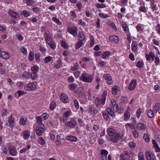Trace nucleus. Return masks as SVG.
<instances>
[{
  "label": "nucleus",
  "mask_w": 160,
  "mask_h": 160,
  "mask_svg": "<svg viewBox=\"0 0 160 160\" xmlns=\"http://www.w3.org/2000/svg\"><path fill=\"white\" fill-rule=\"evenodd\" d=\"M147 115L150 118H152L154 116L153 111H152L151 110H148L147 112Z\"/></svg>",
  "instance_id": "e433bc0d"
},
{
  "label": "nucleus",
  "mask_w": 160,
  "mask_h": 160,
  "mask_svg": "<svg viewBox=\"0 0 160 160\" xmlns=\"http://www.w3.org/2000/svg\"><path fill=\"white\" fill-rule=\"evenodd\" d=\"M25 88V90L27 91L33 90L36 89V86L34 83H29L26 85Z\"/></svg>",
  "instance_id": "20e7f679"
},
{
  "label": "nucleus",
  "mask_w": 160,
  "mask_h": 160,
  "mask_svg": "<svg viewBox=\"0 0 160 160\" xmlns=\"http://www.w3.org/2000/svg\"><path fill=\"white\" fill-rule=\"evenodd\" d=\"M145 157L148 160H156L155 156L149 151L146 152Z\"/></svg>",
  "instance_id": "39448f33"
},
{
  "label": "nucleus",
  "mask_w": 160,
  "mask_h": 160,
  "mask_svg": "<svg viewBox=\"0 0 160 160\" xmlns=\"http://www.w3.org/2000/svg\"><path fill=\"white\" fill-rule=\"evenodd\" d=\"M34 2L32 0H26V3L29 6H31L33 4Z\"/></svg>",
  "instance_id": "603ef678"
},
{
  "label": "nucleus",
  "mask_w": 160,
  "mask_h": 160,
  "mask_svg": "<svg viewBox=\"0 0 160 160\" xmlns=\"http://www.w3.org/2000/svg\"><path fill=\"white\" fill-rule=\"evenodd\" d=\"M95 6L98 8H104L106 7V5L102 3H97Z\"/></svg>",
  "instance_id": "58836bf2"
},
{
  "label": "nucleus",
  "mask_w": 160,
  "mask_h": 160,
  "mask_svg": "<svg viewBox=\"0 0 160 160\" xmlns=\"http://www.w3.org/2000/svg\"><path fill=\"white\" fill-rule=\"evenodd\" d=\"M152 144L154 146V147L156 149V151L157 152H160V148L158 147L157 143L156 141L154 140H152Z\"/></svg>",
  "instance_id": "5701e85b"
},
{
  "label": "nucleus",
  "mask_w": 160,
  "mask_h": 160,
  "mask_svg": "<svg viewBox=\"0 0 160 160\" xmlns=\"http://www.w3.org/2000/svg\"><path fill=\"white\" fill-rule=\"evenodd\" d=\"M40 54L39 53H36L35 55V57L36 59V61L37 62H40L39 58L40 56Z\"/></svg>",
  "instance_id": "bf43d9fd"
},
{
  "label": "nucleus",
  "mask_w": 160,
  "mask_h": 160,
  "mask_svg": "<svg viewBox=\"0 0 160 160\" xmlns=\"http://www.w3.org/2000/svg\"><path fill=\"white\" fill-rule=\"evenodd\" d=\"M52 60V57L48 56L45 57L44 58V62L45 63H47Z\"/></svg>",
  "instance_id": "c9c22d12"
},
{
  "label": "nucleus",
  "mask_w": 160,
  "mask_h": 160,
  "mask_svg": "<svg viewBox=\"0 0 160 160\" xmlns=\"http://www.w3.org/2000/svg\"><path fill=\"white\" fill-rule=\"evenodd\" d=\"M21 14L25 17H28L30 15V13L25 10L22 11L21 12Z\"/></svg>",
  "instance_id": "4c0bfd02"
},
{
  "label": "nucleus",
  "mask_w": 160,
  "mask_h": 160,
  "mask_svg": "<svg viewBox=\"0 0 160 160\" xmlns=\"http://www.w3.org/2000/svg\"><path fill=\"white\" fill-rule=\"evenodd\" d=\"M119 87L118 86H114L112 89V93L113 94L116 95L118 92Z\"/></svg>",
  "instance_id": "aec40b11"
},
{
  "label": "nucleus",
  "mask_w": 160,
  "mask_h": 160,
  "mask_svg": "<svg viewBox=\"0 0 160 160\" xmlns=\"http://www.w3.org/2000/svg\"><path fill=\"white\" fill-rule=\"evenodd\" d=\"M138 157L139 160H145L144 159V155L143 153L141 152L138 154Z\"/></svg>",
  "instance_id": "6e6d98bb"
},
{
  "label": "nucleus",
  "mask_w": 160,
  "mask_h": 160,
  "mask_svg": "<svg viewBox=\"0 0 160 160\" xmlns=\"http://www.w3.org/2000/svg\"><path fill=\"white\" fill-rule=\"evenodd\" d=\"M107 132L108 136H106V138L109 141L115 143L118 140V138L120 137V134L117 133L116 131L113 128H109L107 129Z\"/></svg>",
  "instance_id": "f257e3e1"
},
{
  "label": "nucleus",
  "mask_w": 160,
  "mask_h": 160,
  "mask_svg": "<svg viewBox=\"0 0 160 160\" xmlns=\"http://www.w3.org/2000/svg\"><path fill=\"white\" fill-rule=\"evenodd\" d=\"M37 77V73H33L31 75V78L33 80H35Z\"/></svg>",
  "instance_id": "338daca9"
},
{
  "label": "nucleus",
  "mask_w": 160,
  "mask_h": 160,
  "mask_svg": "<svg viewBox=\"0 0 160 160\" xmlns=\"http://www.w3.org/2000/svg\"><path fill=\"white\" fill-rule=\"evenodd\" d=\"M124 119L125 121H127L130 118V113L128 111H126L124 114Z\"/></svg>",
  "instance_id": "cd10ccee"
},
{
  "label": "nucleus",
  "mask_w": 160,
  "mask_h": 160,
  "mask_svg": "<svg viewBox=\"0 0 160 160\" xmlns=\"http://www.w3.org/2000/svg\"><path fill=\"white\" fill-rule=\"evenodd\" d=\"M143 138L145 141L147 142L149 141V138L147 133H144L143 135Z\"/></svg>",
  "instance_id": "0e129e2a"
},
{
  "label": "nucleus",
  "mask_w": 160,
  "mask_h": 160,
  "mask_svg": "<svg viewBox=\"0 0 160 160\" xmlns=\"http://www.w3.org/2000/svg\"><path fill=\"white\" fill-rule=\"evenodd\" d=\"M29 60L30 61H32L34 60V53L32 52H31L29 54Z\"/></svg>",
  "instance_id": "79ce46f5"
},
{
  "label": "nucleus",
  "mask_w": 160,
  "mask_h": 160,
  "mask_svg": "<svg viewBox=\"0 0 160 160\" xmlns=\"http://www.w3.org/2000/svg\"><path fill=\"white\" fill-rule=\"evenodd\" d=\"M120 160H125V159L126 160H132V158L130 155L125 157L123 154H122L120 156Z\"/></svg>",
  "instance_id": "6ab92c4d"
},
{
  "label": "nucleus",
  "mask_w": 160,
  "mask_h": 160,
  "mask_svg": "<svg viewBox=\"0 0 160 160\" xmlns=\"http://www.w3.org/2000/svg\"><path fill=\"white\" fill-rule=\"evenodd\" d=\"M84 38H83L82 40H80L78 41L76 45L75 49H78L80 48L83 44L82 41L84 40Z\"/></svg>",
  "instance_id": "393cba45"
},
{
  "label": "nucleus",
  "mask_w": 160,
  "mask_h": 160,
  "mask_svg": "<svg viewBox=\"0 0 160 160\" xmlns=\"http://www.w3.org/2000/svg\"><path fill=\"white\" fill-rule=\"evenodd\" d=\"M9 14L11 17L13 18H18L19 17V15L18 13L12 10H10Z\"/></svg>",
  "instance_id": "f3484780"
},
{
  "label": "nucleus",
  "mask_w": 160,
  "mask_h": 160,
  "mask_svg": "<svg viewBox=\"0 0 160 160\" xmlns=\"http://www.w3.org/2000/svg\"><path fill=\"white\" fill-rule=\"evenodd\" d=\"M142 110L141 108L138 109L136 112V115L138 118L140 117V115L141 113Z\"/></svg>",
  "instance_id": "8fccbe9b"
},
{
  "label": "nucleus",
  "mask_w": 160,
  "mask_h": 160,
  "mask_svg": "<svg viewBox=\"0 0 160 160\" xmlns=\"http://www.w3.org/2000/svg\"><path fill=\"white\" fill-rule=\"evenodd\" d=\"M60 99L64 103H66L68 101V96L64 93H62L61 94L60 97Z\"/></svg>",
  "instance_id": "f8f14e48"
},
{
  "label": "nucleus",
  "mask_w": 160,
  "mask_h": 160,
  "mask_svg": "<svg viewBox=\"0 0 160 160\" xmlns=\"http://www.w3.org/2000/svg\"><path fill=\"white\" fill-rule=\"evenodd\" d=\"M89 109L92 115H95L98 112V110L95 107L94 105H91Z\"/></svg>",
  "instance_id": "6e6552de"
},
{
  "label": "nucleus",
  "mask_w": 160,
  "mask_h": 160,
  "mask_svg": "<svg viewBox=\"0 0 160 160\" xmlns=\"http://www.w3.org/2000/svg\"><path fill=\"white\" fill-rule=\"evenodd\" d=\"M37 121L39 125H43L42 122V118L41 116H38L36 117Z\"/></svg>",
  "instance_id": "72a5a7b5"
},
{
  "label": "nucleus",
  "mask_w": 160,
  "mask_h": 160,
  "mask_svg": "<svg viewBox=\"0 0 160 160\" xmlns=\"http://www.w3.org/2000/svg\"><path fill=\"white\" fill-rule=\"evenodd\" d=\"M62 63L61 61L59 59L57 61L56 63H55L54 66V67L56 68H60L62 66Z\"/></svg>",
  "instance_id": "c85d7f7f"
},
{
  "label": "nucleus",
  "mask_w": 160,
  "mask_h": 160,
  "mask_svg": "<svg viewBox=\"0 0 160 160\" xmlns=\"http://www.w3.org/2000/svg\"><path fill=\"white\" fill-rule=\"evenodd\" d=\"M108 154V151L105 150H102L101 151V160H107V155Z\"/></svg>",
  "instance_id": "0eeeda50"
},
{
  "label": "nucleus",
  "mask_w": 160,
  "mask_h": 160,
  "mask_svg": "<svg viewBox=\"0 0 160 160\" xmlns=\"http://www.w3.org/2000/svg\"><path fill=\"white\" fill-rule=\"evenodd\" d=\"M9 152L12 156H15L17 154L16 148L12 146H10L9 147Z\"/></svg>",
  "instance_id": "9b49d317"
},
{
  "label": "nucleus",
  "mask_w": 160,
  "mask_h": 160,
  "mask_svg": "<svg viewBox=\"0 0 160 160\" xmlns=\"http://www.w3.org/2000/svg\"><path fill=\"white\" fill-rule=\"evenodd\" d=\"M8 122L9 126L11 128L14 126V119L11 116H10L8 118Z\"/></svg>",
  "instance_id": "dca6fc26"
},
{
  "label": "nucleus",
  "mask_w": 160,
  "mask_h": 160,
  "mask_svg": "<svg viewBox=\"0 0 160 160\" xmlns=\"http://www.w3.org/2000/svg\"><path fill=\"white\" fill-rule=\"evenodd\" d=\"M44 126V125H43V127L40 126L36 128V132L38 135L39 136L42 135L43 132H45V129L43 128Z\"/></svg>",
  "instance_id": "423d86ee"
},
{
  "label": "nucleus",
  "mask_w": 160,
  "mask_h": 160,
  "mask_svg": "<svg viewBox=\"0 0 160 160\" xmlns=\"http://www.w3.org/2000/svg\"><path fill=\"white\" fill-rule=\"evenodd\" d=\"M109 40L110 42H114L116 43H117L119 41L118 38L115 35L110 36L109 37Z\"/></svg>",
  "instance_id": "ddd939ff"
},
{
  "label": "nucleus",
  "mask_w": 160,
  "mask_h": 160,
  "mask_svg": "<svg viewBox=\"0 0 160 160\" xmlns=\"http://www.w3.org/2000/svg\"><path fill=\"white\" fill-rule=\"evenodd\" d=\"M128 0H120L121 6H125L127 5Z\"/></svg>",
  "instance_id": "a19ab883"
},
{
  "label": "nucleus",
  "mask_w": 160,
  "mask_h": 160,
  "mask_svg": "<svg viewBox=\"0 0 160 160\" xmlns=\"http://www.w3.org/2000/svg\"><path fill=\"white\" fill-rule=\"evenodd\" d=\"M127 126H128L131 129H133L135 128V126L134 125L131 123H127L125 125V126L127 128Z\"/></svg>",
  "instance_id": "3c124183"
},
{
  "label": "nucleus",
  "mask_w": 160,
  "mask_h": 160,
  "mask_svg": "<svg viewBox=\"0 0 160 160\" xmlns=\"http://www.w3.org/2000/svg\"><path fill=\"white\" fill-rule=\"evenodd\" d=\"M76 125V122L74 121H69L67 124V126L70 127V128H73Z\"/></svg>",
  "instance_id": "4be33fe9"
},
{
  "label": "nucleus",
  "mask_w": 160,
  "mask_h": 160,
  "mask_svg": "<svg viewBox=\"0 0 160 160\" xmlns=\"http://www.w3.org/2000/svg\"><path fill=\"white\" fill-rule=\"evenodd\" d=\"M77 85L75 83H71L69 85V89L72 90H74V89L77 88Z\"/></svg>",
  "instance_id": "2f4dec72"
},
{
  "label": "nucleus",
  "mask_w": 160,
  "mask_h": 160,
  "mask_svg": "<svg viewBox=\"0 0 160 160\" xmlns=\"http://www.w3.org/2000/svg\"><path fill=\"white\" fill-rule=\"evenodd\" d=\"M61 45L63 48L66 49L68 48V45L65 41H61Z\"/></svg>",
  "instance_id": "c03bdc74"
},
{
  "label": "nucleus",
  "mask_w": 160,
  "mask_h": 160,
  "mask_svg": "<svg viewBox=\"0 0 160 160\" xmlns=\"http://www.w3.org/2000/svg\"><path fill=\"white\" fill-rule=\"evenodd\" d=\"M110 55L111 53L109 52L108 51H106L104 52L103 53L101 57L103 59H105L107 57Z\"/></svg>",
  "instance_id": "473e14b6"
},
{
  "label": "nucleus",
  "mask_w": 160,
  "mask_h": 160,
  "mask_svg": "<svg viewBox=\"0 0 160 160\" xmlns=\"http://www.w3.org/2000/svg\"><path fill=\"white\" fill-rule=\"evenodd\" d=\"M108 25L111 27H112L113 29H116V26L115 24L112 22H110L108 23Z\"/></svg>",
  "instance_id": "e2e57ef3"
},
{
  "label": "nucleus",
  "mask_w": 160,
  "mask_h": 160,
  "mask_svg": "<svg viewBox=\"0 0 160 160\" xmlns=\"http://www.w3.org/2000/svg\"><path fill=\"white\" fill-rule=\"evenodd\" d=\"M106 99V97H105V96L103 97L102 98H101L99 100H98V103L104 105L105 104Z\"/></svg>",
  "instance_id": "f704fd0d"
},
{
  "label": "nucleus",
  "mask_w": 160,
  "mask_h": 160,
  "mask_svg": "<svg viewBox=\"0 0 160 160\" xmlns=\"http://www.w3.org/2000/svg\"><path fill=\"white\" fill-rule=\"evenodd\" d=\"M79 67L77 63H75L74 64V67H72L71 69L73 71H74L77 69Z\"/></svg>",
  "instance_id": "49530a36"
},
{
  "label": "nucleus",
  "mask_w": 160,
  "mask_h": 160,
  "mask_svg": "<svg viewBox=\"0 0 160 160\" xmlns=\"http://www.w3.org/2000/svg\"><path fill=\"white\" fill-rule=\"evenodd\" d=\"M38 143L42 145H43L46 143V142L42 138L40 137L38 139Z\"/></svg>",
  "instance_id": "37998d69"
},
{
  "label": "nucleus",
  "mask_w": 160,
  "mask_h": 160,
  "mask_svg": "<svg viewBox=\"0 0 160 160\" xmlns=\"http://www.w3.org/2000/svg\"><path fill=\"white\" fill-rule=\"evenodd\" d=\"M107 111L108 114L112 117L115 116V113L112 110V108L110 107H108L107 108Z\"/></svg>",
  "instance_id": "bb28decb"
},
{
  "label": "nucleus",
  "mask_w": 160,
  "mask_h": 160,
  "mask_svg": "<svg viewBox=\"0 0 160 160\" xmlns=\"http://www.w3.org/2000/svg\"><path fill=\"white\" fill-rule=\"evenodd\" d=\"M160 109V104L159 103H156L153 108V111L157 113Z\"/></svg>",
  "instance_id": "412c9836"
},
{
  "label": "nucleus",
  "mask_w": 160,
  "mask_h": 160,
  "mask_svg": "<svg viewBox=\"0 0 160 160\" xmlns=\"http://www.w3.org/2000/svg\"><path fill=\"white\" fill-rule=\"evenodd\" d=\"M47 44L52 49H54L56 48V45L55 43L52 40L49 41H47V42H46Z\"/></svg>",
  "instance_id": "2eb2a0df"
},
{
  "label": "nucleus",
  "mask_w": 160,
  "mask_h": 160,
  "mask_svg": "<svg viewBox=\"0 0 160 160\" xmlns=\"http://www.w3.org/2000/svg\"><path fill=\"white\" fill-rule=\"evenodd\" d=\"M52 20L54 21L56 23H57L59 25H61L62 24V23L60 21L59 19L57 18L56 17H53L52 18Z\"/></svg>",
  "instance_id": "ea45409f"
},
{
  "label": "nucleus",
  "mask_w": 160,
  "mask_h": 160,
  "mask_svg": "<svg viewBox=\"0 0 160 160\" xmlns=\"http://www.w3.org/2000/svg\"><path fill=\"white\" fill-rule=\"evenodd\" d=\"M20 123L22 125H25L26 124V122L25 121L24 118H22L20 119Z\"/></svg>",
  "instance_id": "69168bd1"
},
{
  "label": "nucleus",
  "mask_w": 160,
  "mask_h": 160,
  "mask_svg": "<svg viewBox=\"0 0 160 160\" xmlns=\"http://www.w3.org/2000/svg\"><path fill=\"white\" fill-rule=\"evenodd\" d=\"M137 84V81L136 79L132 80L130 82L128 86V89L129 90L132 91L135 89Z\"/></svg>",
  "instance_id": "7ed1b4c3"
},
{
  "label": "nucleus",
  "mask_w": 160,
  "mask_h": 160,
  "mask_svg": "<svg viewBox=\"0 0 160 160\" xmlns=\"http://www.w3.org/2000/svg\"><path fill=\"white\" fill-rule=\"evenodd\" d=\"M68 31L74 36H76L78 34L77 31Z\"/></svg>",
  "instance_id": "680f3d73"
},
{
  "label": "nucleus",
  "mask_w": 160,
  "mask_h": 160,
  "mask_svg": "<svg viewBox=\"0 0 160 160\" xmlns=\"http://www.w3.org/2000/svg\"><path fill=\"white\" fill-rule=\"evenodd\" d=\"M44 37L46 40V42H47V41H49L52 39V37L50 35V32L48 31L44 34Z\"/></svg>",
  "instance_id": "4468645a"
},
{
  "label": "nucleus",
  "mask_w": 160,
  "mask_h": 160,
  "mask_svg": "<svg viewBox=\"0 0 160 160\" xmlns=\"http://www.w3.org/2000/svg\"><path fill=\"white\" fill-rule=\"evenodd\" d=\"M98 64L102 67H105L106 66V63L103 61H100L98 62Z\"/></svg>",
  "instance_id": "864d4df0"
},
{
  "label": "nucleus",
  "mask_w": 160,
  "mask_h": 160,
  "mask_svg": "<svg viewBox=\"0 0 160 160\" xmlns=\"http://www.w3.org/2000/svg\"><path fill=\"white\" fill-rule=\"evenodd\" d=\"M154 54L151 52H149V54H147L146 55V59L148 61H150L152 60L153 61L154 60Z\"/></svg>",
  "instance_id": "1a4fd4ad"
},
{
  "label": "nucleus",
  "mask_w": 160,
  "mask_h": 160,
  "mask_svg": "<svg viewBox=\"0 0 160 160\" xmlns=\"http://www.w3.org/2000/svg\"><path fill=\"white\" fill-rule=\"evenodd\" d=\"M105 79L107 80V83L109 85H111L112 83L113 82L112 80V78L110 76H107L105 77Z\"/></svg>",
  "instance_id": "7c9ffc66"
},
{
  "label": "nucleus",
  "mask_w": 160,
  "mask_h": 160,
  "mask_svg": "<svg viewBox=\"0 0 160 160\" xmlns=\"http://www.w3.org/2000/svg\"><path fill=\"white\" fill-rule=\"evenodd\" d=\"M30 134V132L27 130L23 132V136L25 139H27L29 138Z\"/></svg>",
  "instance_id": "c756f323"
},
{
  "label": "nucleus",
  "mask_w": 160,
  "mask_h": 160,
  "mask_svg": "<svg viewBox=\"0 0 160 160\" xmlns=\"http://www.w3.org/2000/svg\"><path fill=\"white\" fill-rule=\"evenodd\" d=\"M38 68V66H35L32 68V71L33 72V73H37Z\"/></svg>",
  "instance_id": "09e8293b"
},
{
  "label": "nucleus",
  "mask_w": 160,
  "mask_h": 160,
  "mask_svg": "<svg viewBox=\"0 0 160 160\" xmlns=\"http://www.w3.org/2000/svg\"><path fill=\"white\" fill-rule=\"evenodd\" d=\"M80 79L83 82L91 83L93 79V76L92 75L84 72L82 73Z\"/></svg>",
  "instance_id": "f03ea898"
},
{
  "label": "nucleus",
  "mask_w": 160,
  "mask_h": 160,
  "mask_svg": "<svg viewBox=\"0 0 160 160\" xmlns=\"http://www.w3.org/2000/svg\"><path fill=\"white\" fill-rule=\"evenodd\" d=\"M138 48L137 42L136 41L133 42L132 44L131 49L133 52H135L137 50Z\"/></svg>",
  "instance_id": "a211bd4d"
},
{
  "label": "nucleus",
  "mask_w": 160,
  "mask_h": 160,
  "mask_svg": "<svg viewBox=\"0 0 160 160\" xmlns=\"http://www.w3.org/2000/svg\"><path fill=\"white\" fill-rule=\"evenodd\" d=\"M139 10L141 12H143L144 13H146L147 11L145 7L142 6H141L139 8Z\"/></svg>",
  "instance_id": "a18cd8bd"
},
{
  "label": "nucleus",
  "mask_w": 160,
  "mask_h": 160,
  "mask_svg": "<svg viewBox=\"0 0 160 160\" xmlns=\"http://www.w3.org/2000/svg\"><path fill=\"white\" fill-rule=\"evenodd\" d=\"M122 26L123 30H127L128 29V27L127 25L125 22H122Z\"/></svg>",
  "instance_id": "13d9d810"
},
{
  "label": "nucleus",
  "mask_w": 160,
  "mask_h": 160,
  "mask_svg": "<svg viewBox=\"0 0 160 160\" xmlns=\"http://www.w3.org/2000/svg\"><path fill=\"white\" fill-rule=\"evenodd\" d=\"M0 57L5 59H8L10 57V55L6 51L0 52Z\"/></svg>",
  "instance_id": "9d476101"
},
{
  "label": "nucleus",
  "mask_w": 160,
  "mask_h": 160,
  "mask_svg": "<svg viewBox=\"0 0 160 160\" xmlns=\"http://www.w3.org/2000/svg\"><path fill=\"white\" fill-rule=\"evenodd\" d=\"M56 105V102H52L50 105V108L53 110L55 109V108Z\"/></svg>",
  "instance_id": "de8ad7c7"
},
{
  "label": "nucleus",
  "mask_w": 160,
  "mask_h": 160,
  "mask_svg": "<svg viewBox=\"0 0 160 160\" xmlns=\"http://www.w3.org/2000/svg\"><path fill=\"white\" fill-rule=\"evenodd\" d=\"M66 139L68 140H69L72 142H76L77 140V138L76 137L72 136L67 137Z\"/></svg>",
  "instance_id": "b1692460"
},
{
  "label": "nucleus",
  "mask_w": 160,
  "mask_h": 160,
  "mask_svg": "<svg viewBox=\"0 0 160 160\" xmlns=\"http://www.w3.org/2000/svg\"><path fill=\"white\" fill-rule=\"evenodd\" d=\"M71 114V112L70 111H67L65 112L64 114V118H67Z\"/></svg>",
  "instance_id": "5fc2aeb1"
},
{
  "label": "nucleus",
  "mask_w": 160,
  "mask_h": 160,
  "mask_svg": "<svg viewBox=\"0 0 160 160\" xmlns=\"http://www.w3.org/2000/svg\"><path fill=\"white\" fill-rule=\"evenodd\" d=\"M99 15L100 17L103 18H107L108 17V16L107 14L102 13H99Z\"/></svg>",
  "instance_id": "052dcab7"
},
{
  "label": "nucleus",
  "mask_w": 160,
  "mask_h": 160,
  "mask_svg": "<svg viewBox=\"0 0 160 160\" xmlns=\"http://www.w3.org/2000/svg\"><path fill=\"white\" fill-rule=\"evenodd\" d=\"M41 116L42 117V119H43V120H46L48 118L49 116L48 114L44 113Z\"/></svg>",
  "instance_id": "4d7b16f0"
},
{
  "label": "nucleus",
  "mask_w": 160,
  "mask_h": 160,
  "mask_svg": "<svg viewBox=\"0 0 160 160\" xmlns=\"http://www.w3.org/2000/svg\"><path fill=\"white\" fill-rule=\"evenodd\" d=\"M71 16L73 18H75L77 17L76 14L74 11H70Z\"/></svg>",
  "instance_id": "774afa93"
},
{
  "label": "nucleus",
  "mask_w": 160,
  "mask_h": 160,
  "mask_svg": "<svg viewBox=\"0 0 160 160\" xmlns=\"http://www.w3.org/2000/svg\"><path fill=\"white\" fill-rule=\"evenodd\" d=\"M137 129L140 130H144L146 128V126L142 123H138L137 125Z\"/></svg>",
  "instance_id": "a878e982"
}]
</instances>
